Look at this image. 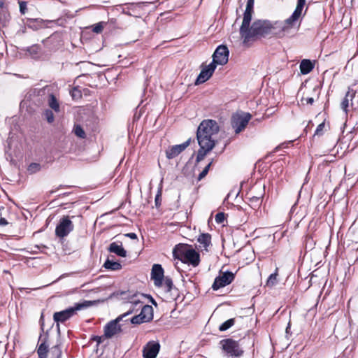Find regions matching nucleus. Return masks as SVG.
<instances>
[{
	"label": "nucleus",
	"mask_w": 358,
	"mask_h": 358,
	"mask_svg": "<svg viewBox=\"0 0 358 358\" xmlns=\"http://www.w3.org/2000/svg\"><path fill=\"white\" fill-rule=\"evenodd\" d=\"M306 0H297L296 7L292 15L283 21H268L258 20L252 24V31L243 41L244 45H248L259 37L273 35L283 38L291 35L297 21L302 15Z\"/></svg>",
	"instance_id": "f257e3e1"
},
{
	"label": "nucleus",
	"mask_w": 358,
	"mask_h": 358,
	"mask_svg": "<svg viewBox=\"0 0 358 358\" xmlns=\"http://www.w3.org/2000/svg\"><path fill=\"white\" fill-rule=\"evenodd\" d=\"M219 131L216 121L205 120L199 124L196 138L200 147L196 156V162L203 160L205 156L210 152L215 145V136Z\"/></svg>",
	"instance_id": "f03ea898"
},
{
	"label": "nucleus",
	"mask_w": 358,
	"mask_h": 358,
	"mask_svg": "<svg viewBox=\"0 0 358 358\" xmlns=\"http://www.w3.org/2000/svg\"><path fill=\"white\" fill-rule=\"evenodd\" d=\"M173 256L185 263L196 266L200 262L199 254L191 246L184 244L177 245L173 250Z\"/></svg>",
	"instance_id": "7ed1b4c3"
},
{
	"label": "nucleus",
	"mask_w": 358,
	"mask_h": 358,
	"mask_svg": "<svg viewBox=\"0 0 358 358\" xmlns=\"http://www.w3.org/2000/svg\"><path fill=\"white\" fill-rule=\"evenodd\" d=\"M254 3L255 0H248L246 8L243 13L242 24L239 31L243 41L252 31L251 20L253 13Z\"/></svg>",
	"instance_id": "20e7f679"
},
{
	"label": "nucleus",
	"mask_w": 358,
	"mask_h": 358,
	"mask_svg": "<svg viewBox=\"0 0 358 358\" xmlns=\"http://www.w3.org/2000/svg\"><path fill=\"white\" fill-rule=\"evenodd\" d=\"M93 302L85 301L83 303H76L73 307H71L60 312L54 314L53 318L56 322H64L72 317L78 310H80L92 305Z\"/></svg>",
	"instance_id": "39448f33"
},
{
	"label": "nucleus",
	"mask_w": 358,
	"mask_h": 358,
	"mask_svg": "<svg viewBox=\"0 0 358 358\" xmlns=\"http://www.w3.org/2000/svg\"><path fill=\"white\" fill-rule=\"evenodd\" d=\"M252 115L249 113L239 111L231 117V127L236 134L241 133L247 127Z\"/></svg>",
	"instance_id": "423d86ee"
},
{
	"label": "nucleus",
	"mask_w": 358,
	"mask_h": 358,
	"mask_svg": "<svg viewBox=\"0 0 358 358\" xmlns=\"http://www.w3.org/2000/svg\"><path fill=\"white\" fill-rule=\"evenodd\" d=\"M132 310H128L127 313L120 315L115 320L110 321L104 327V336L106 338H112L117 335L121 331V327L119 325V322L122 320L123 317L131 314Z\"/></svg>",
	"instance_id": "0eeeda50"
},
{
	"label": "nucleus",
	"mask_w": 358,
	"mask_h": 358,
	"mask_svg": "<svg viewBox=\"0 0 358 358\" xmlns=\"http://www.w3.org/2000/svg\"><path fill=\"white\" fill-rule=\"evenodd\" d=\"M222 350L230 356L239 357L243 351L238 343L232 339H224L220 341Z\"/></svg>",
	"instance_id": "6e6552de"
},
{
	"label": "nucleus",
	"mask_w": 358,
	"mask_h": 358,
	"mask_svg": "<svg viewBox=\"0 0 358 358\" xmlns=\"http://www.w3.org/2000/svg\"><path fill=\"white\" fill-rule=\"evenodd\" d=\"M229 51L227 46L219 45L213 55V61L210 64L217 65H224L228 62Z\"/></svg>",
	"instance_id": "1a4fd4ad"
},
{
	"label": "nucleus",
	"mask_w": 358,
	"mask_h": 358,
	"mask_svg": "<svg viewBox=\"0 0 358 358\" xmlns=\"http://www.w3.org/2000/svg\"><path fill=\"white\" fill-rule=\"evenodd\" d=\"M73 229V224L69 217H62L56 227L55 234L59 238L66 236Z\"/></svg>",
	"instance_id": "9d476101"
},
{
	"label": "nucleus",
	"mask_w": 358,
	"mask_h": 358,
	"mask_svg": "<svg viewBox=\"0 0 358 358\" xmlns=\"http://www.w3.org/2000/svg\"><path fill=\"white\" fill-rule=\"evenodd\" d=\"M234 278V275L231 272H224L220 273V275L215 279V281L212 285V288L214 290H217L221 287H225L230 284Z\"/></svg>",
	"instance_id": "9b49d317"
},
{
	"label": "nucleus",
	"mask_w": 358,
	"mask_h": 358,
	"mask_svg": "<svg viewBox=\"0 0 358 358\" xmlns=\"http://www.w3.org/2000/svg\"><path fill=\"white\" fill-rule=\"evenodd\" d=\"M215 69L216 66L210 63L208 65L202 66L201 71L196 78V85L203 83L209 80Z\"/></svg>",
	"instance_id": "f8f14e48"
},
{
	"label": "nucleus",
	"mask_w": 358,
	"mask_h": 358,
	"mask_svg": "<svg viewBox=\"0 0 358 358\" xmlns=\"http://www.w3.org/2000/svg\"><path fill=\"white\" fill-rule=\"evenodd\" d=\"M151 278L157 287H162L164 275V269L160 264H154L152 268Z\"/></svg>",
	"instance_id": "ddd939ff"
},
{
	"label": "nucleus",
	"mask_w": 358,
	"mask_h": 358,
	"mask_svg": "<svg viewBox=\"0 0 358 358\" xmlns=\"http://www.w3.org/2000/svg\"><path fill=\"white\" fill-rule=\"evenodd\" d=\"M190 139L180 145H175L169 147L166 150V155L168 159H173L177 157L180 153L185 150L189 145Z\"/></svg>",
	"instance_id": "4468645a"
},
{
	"label": "nucleus",
	"mask_w": 358,
	"mask_h": 358,
	"mask_svg": "<svg viewBox=\"0 0 358 358\" xmlns=\"http://www.w3.org/2000/svg\"><path fill=\"white\" fill-rule=\"evenodd\" d=\"M160 345L158 343L150 341L143 348L144 358H156L159 353Z\"/></svg>",
	"instance_id": "2eb2a0df"
},
{
	"label": "nucleus",
	"mask_w": 358,
	"mask_h": 358,
	"mask_svg": "<svg viewBox=\"0 0 358 358\" xmlns=\"http://www.w3.org/2000/svg\"><path fill=\"white\" fill-rule=\"evenodd\" d=\"M355 90L352 87H349L346 92L345 96L341 102V107L345 111L347 112L348 108L350 106V102L352 101V98L355 95Z\"/></svg>",
	"instance_id": "dca6fc26"
},
{
	"label": "nucleus",
	"mask_w": 358,
	"mask_h": 358,
	"mask_svg": "<svg viewBox=\"0 0 358 358\" xmlns=\"http://www.w3.org/2000/svg\"><path fill=\"white\" fill-rule=\"evenodd\" d=\"M199 246L204 250L208 251L211 245V236L209 234H201L197 239Z\"/></svg>",
	"instance_id": "f3484780"
},
{
	"label": "nucleus",
	"mask_w": 358,
	"mask_h": 358,
	"mask_svg": "<svg viewBox=\"0 0 358 358\" xmlns=\"http://www.w3.org/2000/svg\"><path fill=\"white\" fill-rule=\"evenodd\" d=\"M108 250L110 252H113L120 257H125L127 256V252L121 244L113 242L110 244Z\"/></svg>",
	"instance_id": "a211bd4d"
},
{
	"label": "nucleus",
	"mask_w": 358,
	"mask_h": 358,
	"mask_svg": "<svg viewBox=\"0 0 358 358\" xmlns=\"http://www.w3.org/2000/svg\"><path fill=\"white\" fill-rule=\"evenodd\" d=\"M144 321L149 322L153 318V308L150 305H145L142 307L140 313Z\"/></svg>",
	"instance_id": "6ab92c4d"
},
{
	"label": "nucleus",
	"mask_w": 358,
	"mask_h": 358,
	"mask_svg": "<svg viewBox=\"0 0 358 358\" xmlns=\"http://www.w3.org/2000/svg\"><path fill=\"white\" fill-rule=\"evenodd\" d=\"M314 64L309 59H303L300 64V71L303 75L309 73L313 69Z\"/></svg>",
	"instance_id": "aec40b11"
},
{
	"label": "nucleus",
	"mask_w": 358,
	"mask_h": 358,
	"mask_svg": "<svg viewBox=\"0 0 358 358\" xmlns=\"http://www.w3.org/2000/svg\"><path fill=\"white\" fill-rule=\"evenodd\" d=\"M103 266L105 268L109 269L111 271H117V270L121 269V268H122V265L120 264V263H119L117 262H114V261H112L110 259H107L105 262Z\"/></svg>",
	"instance_id": "412c9836"
},
{
	"label": "nucleus",
	"mask_w": 358,
	"mask_h": 358,
	"mask_svg": "<svg viewBox=\"0 0 358 358\" xmlns=\"http://www.w3.org/2000/svg\"><path fill=\"white\" fill-rule=\"evenodd\" d=\"M278 268H276L275 271L273 273L269 275V277L268 278L266 282V285L267 287H273L278 283Z\"/></svg>",
	"instance_id": "4be33fe9"
},
{
	"label": "nucleus",
	"mask_w": 358,
	"mask_h": 358,
	"mask_svg": "<svg viewBox=\"0 0 358 358\" xmlns=\"http://www.w3.org/2000/svg\"><path fill=\"white\" fill-rule=\"evenodd\" d=\"M48 106L55 112L59 111V103L53 94H50L48 98Z\"/></svg>",
	"instance_id": "5701e85b"
},
{
	"label": "nucleus",
	"mask_w": 358,
	"mask_h": 358,
	"mask_svg": "<svg viewBox=\"0 0 358 358\" xmlns=\"http://www.w3.org/2000/svg\"><path fill=\"white\" fill-rule=\"evenodd\" d=\"M50 358H60L62 355V350L59 345H56L51 348L49 350Z\"/></svg>",
	"instance_id": "b1692460"
},
{
	"label": "nucleus",
	"mask_w": 358,
	"mask_h": 358,
	"mask_svg": "<svg viewBox=\"0 0 358 358\" xmlns=\"http://www.w3.org/2000/svg\"><path fill=\"white\" fill-rule=\"evenodd\" d=\"M48 347L45 343H42L40 345L38 349V355L40 358H47L48 353L49 352Z\"/></svg>",
	"instance_id": "393cba45"
},
{
	"label": "nucleus",
	"mask_w": 358,
	"mask_h": 358,
	"mask_svg": "<svg viewBox=\"0 0 358 358\" xmlns=\"http://www.w3.org/2000/svg\"><path fill=\"white\" fill-rule=\"evenodd\" d=\"M27 51L32 57L36 58L39 56L41 48L38 45H34L29 48Z\"/></svg>",
	"instance_id": "a878e982"
},
{
	"label": "nucleus",
	"mask_w": 358,
	"mask_h": 358,
	"mask_svg": "<svg viewBox=\"0 0 358 358\" xmlns=\"http://www.w3.org/2000/svg\"><path fill=\"white\" fill-rule=\"evenodd\" d=\"M235 323L234 319H229L224 322H223L219 327V330L221 331H224L231 327Z\"/></svg>",
	"instance_id": "bb28decb"
},
{
	"label": "nucleus",
	"mask_w": 358,
	"mask_h": 358,
	"mask_svg": "<svg viewBox=\"0 0 358 358\" xmlns=\"http://www.w3.org/2000/svg\"><path fill=\"white\" fill-rule=\"evenodd\" d=\"M172 286H173V282L170 278H166L163 279L162 287H164L166 292L171 291Z\"/></svg>",
	"instance_id": "cd10ccee"
},
{
	"label": "nucleus",
	"mask_w": 358,
	"mask_h": 358,
	"mask_svg": "<svg viewBox=\"0 0 358 358\" xmlns=\"http://www.w3.org/2000/svg\"><path fill=\"white\" fill-rule=\"evenodd\" d=\"M74 133L77 136H78L80 138H84L85 137V133L84 130L79 125H76L74 127Z\"/></svg>",
	"instance_id": "c85d7f7f"
},
{
	"label": "nucleus",
	"mask_w": 358,
	"mask_h": 358,
	"mask_svg": "<svg viewBox=\"0 0 358 358\" xmlns=\"http://www.w3.org/2000/svg\"><path fill=\"white\" fill-rule=\"evenodd\" d=\"M104 24H105V22H99V23L93 25V27H92L93 31L96 34L101 33L103 29Z\"/></svg>",
	"instance_id": "c756f323"
},
{
	"label": "nucleus",
	"mask_w": 358,
	"mask_h": 358,
	"mask_svg": "<svg viewBox=\"0 0 358 358\" xmlns=\"http://www.w3.org/2000/svg\"><path fill=\"white\" fill-rule=\"evenodd\" d=\"M44 115L45 117L46 120L49 123H52L55 120V116L53 113L50 110H45L44 112Z\"/></svg>",
	"instance_id": "7c9ffc66"
},
{
	"label": "nucleus",
	"mask_w": 358,
	"mask_h": 358,
	"mask_svg": "<svg viewBox=\"0 0 358 358\" xmlns=\"http://www.w3.org/2000/svg\"><path fill=\"white\" fill-rule=\"evenodd\" d=\"M131 322L132 324H141V323H143V322H146L144 321V319L142 317L141 315L139 314L138 315H136V316L133 317L131 319Z\"/></svg>",
	"instance_id": "2f4dec72"
},
{
	"label": "nucleus",
	"mask_w": 358,
	"mask_h": 358,
	"mask_svg": "<svg viewBox=\"0 0 358 358\" xmlns=\"http://www.w3.org/2000/svg\"><path fill=\"white\" fill-rule=\"evenodd\" d=\"M212 164V162H210L204 169L200 173L198 177V180H202L208 173L210 167Z\"/></svg>",
	"instance_id": "473e14b6"
},
{
	"label": "nucleus",
	"mask_w": 358,
	"mask_h": 358,
	"mask_svg": "<svg viewBox=\"0 0 358 358\" xmlns=\"http://www.w3.org/2000/svg\"><path fill=\"white\" fill-rule=\"evenodd\" d=\"M40 169H41V166L39 164H37V163L31 164L28 168V171L31 173H36V172L38 171Z\"/></svg>",
	"instance_id": "72a5a7b5"
},
{
	"label": "nucleus",
	"mask_w": 358,
	"mask_h": 358,
	"mask_svg": "<svg viewBox=\"0 0 358 358\" xmlns=\"http://www.w3.org/2000/svg\"><path fill=\"white\" fill-rule=\"evenodd\" d=\"M225 220V215L224 213H218L215 215V221L218 224H222Z\"/></svg>",
	"instance_id": "f704fd0d"
},
{
	"label": "nucleus",
	"mask_w": 358,
	"mask_h": 358,
	"mask_svg": "<svg viewBox=\"0 0 358 358\" xmlns=\"http://www.w3.org/2000/svg\"><path fill=\"white\" fill-rule=\"evenodd\" d=\"M324 128V123L322 122V123L320 124L315 130V135L322 134Z\"/></svg>",
	"instance_id": "c9c22d12"
},
{
	"label": "nucleus",
	"mask_w": 358,
	"mask_h": 358,
	"mask_svg": "<svg viewBox=\"0 0 358 358\" xmlns=\"http://www.w3.org/2000/svg\"><path fill=\"white\" fill-rule=\"evenodd\" d=\"M8 15L6 12L3 11L0 13V22L5 23L8 20Z\"/></svg>",
	"instance_id": "e433bc0d"
},
{
	"label": "nucleus",
	"mask_w": 358,
	"mask_h": 358,
	"mask_svg": "<svg viewBox=\"0 0 358 358\" xmlns=\"http://www.w3.org/2000/svg\"><path fill=\"white\" fill-rule=\"evenodd\" d=\"M27 10V3L24 1L20 2V10L21 13L24 14Z\"/></svg>",
	"instance_id": "4c0bfd02"
},
{
	"label": "nucleus",
	"mask_w": 358,
	"mask_h": 358,
	"mask_svg": "<svg viewBox=\"0 0 358 358\" xmlns=\"http://www.w3.org/2000/svg\"><path fill=\"white\" fill-rule=\"evenodd\" d=\"M142 6V4L141 3H131L129 5V10H131L132 12L134 13V10L137 8H140Z\"/></svg>",
	"instance_id": "58836bf2"
},
{
	"label": "nucleus",
	"mask_w": 358,
	"mask_h": 358,
	"mask_svg": "<svg viewBox=\"0 0 358 358\" xmlns=\"http://www.w3.org/2000/svg\"><path fill=\"white\" fill-rule=\"evenodd\" d=\"M124 236L131 239H137V235L135 233H128L124 234Z\"/></svg>",
	"instance_id": "ea45409f"
},
{
	"label": "nucleus",
	"mask_w": 358,
	"mask_h": 358,
	"mask_svg": "<svg viewBox=\"0 0 358 358\" xmlns=\"http://www.w3.org/2000/svg\"><path fill=\"white\" fill-rule=\"evenodd\" d=\"M302 101H305L307 104H312L314 102V99L312 97L303 99Z\"/></svg>",
	"instance_id": "a19ab883"
},
{
	"label": "nucleus",
	"mask_w": 358,
	"mask_h": 358,
	"mask_svg": "<svg viewBox=\"0 0 358 358\" xmlns=\"http://www.w3.org/2000/svg\"><path fill=\"white\" fill-rule=\"evenodd\" d=\"M8 224V222L5 218L0 219V225L5 226Z\"/></svg>",
	"instance_id": "79ce46f5"
},
{
	"label": "nucleus",
	"mask_w": 358,
	"mask_h": 358,
	"mask_svg": "<svg viewBox=\"0 0 358 358\" xmlns=\"http://www.w3.org/2000/svg\"><path fill=\"white\" fill-rule=\"evenodd\" d=\"M162 187H160L159 190L158 191V194H157L156 196V198H155V201L156 203H157V201L159 200V197L161 195V192H162Z\"/></svg>",
	"instance_id": "37998d69"
},
{
	"label": "nucleus",
	"mask_w": 358,
	"mask_h": 358,
	"mask_svg": "<svg viewBox=\"0 0 358 358\" xmlns=\"http://www.w3.org/2000/svg\"><path fill=\"white\" fill-rule=\"evenodd\" d=\"M131 303L135 305V306H137L138 305H140V306H141V303L136 300L132 301Z\"/></svg>",
	"instance_id": "c03bdc74"
},
{
	"label": "nucleus",
	"mask_w": 358,
	"mask_h": 358,
	"mask_svg": "<svg viewBox=\"0 0 358 358\" xmlns=\"http://www.w3.org/2000/svg\"><path fill=\"white\" fill-rule=\"evenodd\" d=\"M124 13L127 14V15H134V14L130 12L129 10V11H126L124 9L122 11Z\"/></svg>",
	"instance_id": "a18cd8bd"
},
{
	"label": "nucleus",
	"mask_w": 358,
	"mask_h": 358,
	"mask_svg": "<svg viewBox=\"0 0 358 358\" xmlns=\"http://www.w3.org/2000/svg\"><path fill=\"white\" fill-rule=\"evenodd\" d=\"M3 5H4L3 2L0 1V8H3Z\"/></svg>",
	"instance_id": "49530a36"
},
{
	"label": "nucleus",
	"mask_w": 358,
	"mask_h": 358,
	"mask_svg": "<svg viewBox=\"0 0 358 358\" xmlns=\"http://www.w3.org/2000/svg\"><path fill=\"white\" fill-rule=\"evenodd\" d=\"M152 303L154 305L157 306V303H156V302H155L154 300H152Z\"/></svg>",
	"instance_id": "de8ad7c7"
},
{
	"label": "nucleus",
	"mask_w": 358,
	"mask_h": 358,
	"mask_svg": "<svg viewBox=\"0 0 358 358\" xmlns=\"http://www.w3.org/2000/svg\"><path fill=\"white\" fill-rule=\"evenodd\" d=\"M76 96V94H72V96Z\"/></svg>",
	"instance_id": "09e8293b"
},
{
	"label": "nucleus",
	"mask_w": 358,
	"mask_h": 358,
	"mask_svg": "<svg viewBox=\"0 0 358 358\" xmlns=\"http://www.w3.org/2000/svg\"><path fill=\"white\" fill-rule=\"evenodd\" d=\"M76 96V94H72V96Z\"/></svg>",
	"instance_id": "8fccbe9b"
},
{
	"label": "nucleus",
	"mask_w": 358,
	"mask_h": 358,
	"mask_svg": "<svg viewBox=\"0 0 358 358\" xmlns=\"http://www.w3.org/2000/svg\"><path fill=\"white\" fill-rule=\"evenodd\" d=\"M58 331H59V325L57 324Z\"/></svg>",
	"instance_id": "3c124183"
}]
</instances>
